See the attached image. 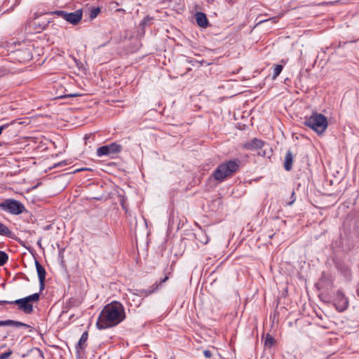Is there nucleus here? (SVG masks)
I'll return each mask as SVG.
<instances>
[{"mask_svg": "<svg viewBox=\"0 0 359 359\" xmlns=\"http://www.w3.org/2000/svg\"><path fill=\"white\" fill-rule=\"evenodd\" d=\"M240 163L238 159H233L219 164L212 173L214 179L220 182L224 181L238 170Z\"/></svg>", "mask_w": 359, "mask_h": 359, "instance_id": "nucleus-1", "label": "nucleus"}, {"mask_svg": "<svg viewBox=\"0 0 359 359\" xmlns=\"http://www.w3.org/2000/svg\"><path fill=\"white\" fill-rule=\"evenodd\" d=\"M304 124L319 135L323 134L328 126L327 117L319 113H313L311 116L305 117Z\"/></svg>", "mask_w": 359, "mask_h": 359, "instance_id": "nucleus-2", "label": "nucleus"}, {"mask_svg": "<svg viewBox=\"0 0 359 359\" xmlns=\"http://www.w3.org/2000/svg\"><path fill=\"white\" fill-rule=\"evenodd\" d=\"M39 299V294L34 293L25 298L19 299L13 302L0 301V306L7 304H15L19 309L25 313H30L33 310L32 302H37Z\"/></svg>", "mask_w": 359, "mask_h": 359, "instance_id": "nucleus-3", "label": "nucleus"}, {"mask_svg": "<svg viewBox=\"0 0 359 359\" xmlns=\"http://www.w3.org/2000/svg\"><path fill=\"white\" fill-rule=\"evenodd\" d=\"M126 316H98L96 326L99 330L108 329L119 324Z\"/></svg>", "mask_w": 359, "mask_h": 359, "instance_id": "nucleus-4", "label": "nucleus"}, {"mask_svg": "<svg viewBox=\"0 0 359 359\" xmlns=\"http://www.w3.org/2000/svg\"><path fill=\"white\" fill-rule=\"evenodd\" d=\"M0 208L12 215H20L26 211L25 205L19 201L8 198L0 203Z\"/></svg>", "mask_w": 359, "mask_h": 359, "instance_id": "nucleus-5", "label": "nucleus"}, {"mask_svg": "<svg viewBox=\"0 0 359 359\" xmlns=\"http://www.w3.org/2000/svg\"><path fill=\"white\" fill-rule=\"evenodd\" d=\"M53 14L62 17L72 25H77L81 20L83 16L81 10H76L72 13H67L65 11H55Z\"/></svg>", "mask_w": 359, "mask_h": 359, "instance_id": "nucleus-6", "label": "nucleus"}, {"mask_svg": "<svg viewBox=\"0 0 359 359\" xmlns=\"http://www.w3.org/2000/svg\"><path fill=\"white\" fill-rule=\"evenodd\" d=\"M122 147L116 142H112L109 144L102 146L97 149V156L99 157L103 156H112L119 153L121 151Z\"/></svg>", "mask_w": 359, "mask_h": 359, "instance_id": "nucleus-7", "label": "nucleus"}, {"mask_svg": "<svg viewBox=\"0 0 359 359\" xmlns=\"http://www.w3.org/2000/svg\"><path fill=\"white\" fill-rule=\"evenodd\" d=\"M309 317H311V316H302V318H297L295 320V325L297 327H302L305 323H306L307 325H309L311 323H315L322 327L328 328L329 326L327 325L320 323V321L322 320V316H314V317L312 318V321L308 319Z\"/></svg>", "mask_w": 359, "mask_h": 359, "instance_id": "nucleus-8", "label": "nucleus"}, {"mask_svg": "<svg viewBox=\"0 0 359 359\" xmlns=\"http://www.w3.org/2000/svg\"><path fill=\"white\" fill-rule=\"evenodd\" d=\"M100 314H125L123 305L116 301L107 304Z\"/></svg>", "mask_w": 359, "mask_h": 359, "instance_id": "nucleus-9", "label": "nucleus"}, {"mask_svg": "<svg viewBox=\"0 0 359 359\" xmlns=\"http://www.w3.org/2000/svg\"><path fill=\"white\" fill-rule=\"evenodd\" d=\"M264 144V142L262 140L257 138H253L252 140L245 142L243 144V147L245 149L253 151L262 148Z\"/></svg>", "mask_w": 359, "mask_h": 359, "instance_id": "nucleus-10", "label": "nucleus"}, {"mask_svg": "<svg viewBox=\"0 0 359 359\" xmlns=\"http://www.w3.org/2000/svg\"><path fill=\"white\" fill-rule=\"evenodd\" d=\"M88 339V332L86 331L82 334L79 341L75 346L77 358H80L81 352L87 347Z\"/></svg>", "mask_w": 359, "mask_h": 359, "instance_id": "nucleus-11", "label": "nucleus"}, {"mask_svg": "<svg viewBox=\"0 0 359 359\" xmlns=\"http://www.w3.org/2000/svg\"><path fill=\"white\" fill-rule=\"evenodd\" d=\"M35 266L40 283V289L43 290L44 288V281L46 276V271L44 267L36 259L35 260Z\"/></svg>", "mask_w": 359, "mask_h": 359, "instance_id": "nucleus-12", "label": "nucleus"}, {"mask_svg": "<svg viewBox=\"0 0 359 359\" xmlns=\"http://www.w3.org/2000/svg\"><path fill=\"white\" fill-rule=\"evenodd\" d=\"M0 326H11L16 328L24 327V328H30L29 331L31 332L32 330V327L27 323H24L20 321L13 320H0Z\"/></svg>", "mask_w": 359, "mask_h": 359, "instance_id": "nucleus-13", "label": "nucleus"}, {"mask_svg": "<svg viewBox=\"0 0 359 359\" xmlns=\"http://www.w3.org/2000/svg\"><path fill=\"white\" fill-rule=\"evenodd\" d=\"M195 16L196 22L199 27L203 28L208 27V21L205 13L202 12H198Z\"/></svg>", "mask_w": 359, "mask_h": 359, "instance_id": "nucleus-14", "label": "nucleus"}, {"mask_svg": "<svg viewBox=\"0 0 359 359\" xmlns=\"http://www.w3.org/2000/svg\"><path fill=\"white\" fill-rule=\"evenodd\" d=\"M293 154L290 150L286 152L284 160V168L287 171H290L292 168Z\"/></svg>", "mask_w": 359, "mask_h": 359, "instance_id": "nucleus-15", "label": "nucleus"}, {"mask_svg": "<svg viewBox=\"0 0 359 359\" xmlns=\"http://www.w3.org/2000/svg\"><path fill=\"white\" fill-rule=\"evenodd\" d=\"M0 236L13 238L12 231L4 224L0 222Z\"/></svg>", "mask_w": 359, "mask_h": 359, "instance_id": "nucleus-16", "label": "nucleus"}, {"mask_svg": "<svg viewBox=\"0 0 359 359\" xmlns=\"http://www.w3.org/2000/svg\"><path fill=\"white\" fill-rule=\"evenodd\" d=\"M335 306L339 312H343L348 306V301L343 297L339 303L335 304Z\"/></svg>", "mask_w": 359, "mask_h": 359, "instance_id": "nucleus-17", "label": "nucleus"}, {"mask_svg": "<svg viewBox=\"0 0 359 359\" xmlns=\"http://www.w3.org/2000/svg\"><path fill=\"white\" fill-rule=\"evenodd\" d=\"M17 123L16 120H13L9 123H5L4 125L0 126V135L2 134L3 131L6 130V133H11V127Z\"/></svg>", "mask_w": 359, "mask_h": 359, "instance_id": "nucleus-18", "label": "nucleus"}, {"mask_svg": "<svg viewBox=\"0 0 359 359\" xmlns=\"http://www.w3.org/2000/svg\"><path fill=\"white\" fill-rule=\"evenodd\" d=\"M276 344L275 339L269 334H267L265 337L264 346L271 348Z\"/></svg>", "mask_w": 359, "mask_h": 359, "instance_id": "nucleus-19", "label": "nucleus"}, {"mask_svg": "<svg viewBox=\"0 0 359 359\" xmlns=\"http://www.w3.org/2000/svg\"><path fill=\"white\" fill-rule=\"evenodd\" d=\"M17 53H18V55H24V57H22V59L24 60H29L32 57L30 50L27 48L25 50H18Z\"/></svg>", "mask_w": 359, "mask_h": 359, "instance_id": "nucleus-20", "label": "nucleus"}, {"mask_svg": "<svg viewBox=\"0 0 359 359\" xmlns=\"http://www.w3.org/2000/svg\"><path fill=\"white\" fill-rule=\"evenodd\" d=\"M283 69V67L281 65H274L273 70V79H276V77L278 76H279V74L282 72Z\"/></svg>", "mask_w": 359, "mask_h": 359, "instance_id": "nucleus-21", "label": "nucleus"}, {"mask_svg": "<svg viewBox=\"0 0 359 359\" xmlns=\"http://www.w3.org/2000/svg\"><path fill=\"white\" fill-rule=\"evenodd\" d=\"M8 260V255L4 251L0 250V266H4Z\"/></svg>", "mask_w": 359, "mask_h": 359, "instance_id": "nucleus-22", "label": "nucleus"}, {"mask_svg": "<svg viewBox=\"0 0 359 359\" xmlns=\"http://www.w3.org/2000/svg\"><path fill=\"white\" fill-rule=\"evenodd\" d=\"M100 12V9L99 8H93L90 11V18H95Z\"/></svg>", "mask_w": 359, "mask_h": 359, "instance_id": "nucleus-23", "label": "nucleus"}, {"mask_svg": "<svg viewBox=\"0 0 359 359\" xmlns=\"http://www.w3.org/2000/svg\"><path fill=\"white\" fill-rule=\"evenodd\" d=\"M173 0H158V5H162L164 7L169 6Z\"/></svg>", "mask_w": 359, "mask_h": 359, "instance_id": "nucleus-24", "label": "nucleus"}, {"mask_svg": "<svg viewBox=\"0 0 359 359\" xmlns=\"http://www.w3.org/2000/svg\"><path fill=\"white\" fill-rule=\"evenodd\" d=\"M295 201H296L295 192H294V191H292V194H291V196H290V201L289 202H287V204L288 205H292L294 203Z\"/></svg>", "mask_w": 359, "mask_h": 359, "instance_id": "nucleus-25", "label": "nucleus"}, {"mask_svg": "<svg viewBox=\"0 0 359 359\" xmlns=\"http://www.w3.org/2000/svg\"><path fill=\"white\" fill-rule=\"evenodd\" d=\"M271 22L272 23H274L276 22V18H271L269 19H267V20H259L257 23V25H259V24L262 23V22Z\"/></svg>", "mask_w": 359, "mask_h": 359, "instance_id": "nucleus-26", "label": "nucleus"}, {"mask_svg": "<svg viewBox=\"0 0 359 359\" xmlns=\"http://www.w3.org/2000/svg\"><path fill=\"white\" fill-rule=\"evenodd\" d=\"M12 354V351H9L0 355V359H7Z\"/></svg>", "mask_w": 359, "mask_h": 359, "instance_id": "nucleus-27", "label": "nucleus"}, {"mask_svg": "<svg viewBox=\"0 0 359 359\" xmlns=\"http://www.w3.org/2000/svg\"><path fill=\"white\" fill-rule=\"evenodd\" d=\"M203 355L206 358H210L212 355V352L210 350H205Z\"/></svg>", "mask_w": 359, "mask_h": 359, "instance_id": "nucleus-28", "label": "nucleus"}, {"mask_svg": "<svg viewBox=\"0 0 359 359\" xmlns=\"http://www.w3.org/2000/svg\"><path fill=\"white\" fill-rule=\"evenodd\" d=\"M269 320L273 323L276 320L278 321V316H270Z\"/></svg>", "mask_w": 359, "mask_h": 359, "instance_id": "nucleus-29", "label": "nucleus"}, {"mask_svg": "<svg viewBox=\"0 0 359 359\" xmlns=\"http://www.w3.org/2000/svg\"><path fill=\"white\" fill-rule=\"evenodd\" d=\"M197 239H198L200 242H201V243H204V244H206V243L208 242V238H204V239H201L200 238H197Z\"/></svg>", "mask_w": 359, "mask_h": 359, "instance_id": "nucleus-30", "label": "nucleus"}, {"mask_svg": "<svg viewBox=\"0 0 359 359\" xmlns=\"http://www.w3.org/2000/svg\"><path fill=\"white\" fill-rule=\"evenodd\" d=\"M355 229L359 236V219L355 223Z\"/></svg>", "mask_w": 359, "mask_h": 359, "instance_id": "nucleus-31", "label": "nucleus"}, {"mask_svg": "<svg viewBox=\"0 0 359 359\" xmlns=\"http://www.w3.org/2000/svg\"><path fill=\"white\" fill-rule=\"evenodd\" d=\"M79 95L78 94H69V95H65L64 97H76L78 96Z\"/></svg>", "mask_w": 359, "mask_h": 359, "instance_id": "nucleus-32", "label": "nucleus"}, {"mask_svg": "<svg viewBox=\"0 0 359 359\" xmlns=\"http://www.w3.org/2000/svg\"><path fill=\"white\" fill-rule=\"evenodd\" d=\"M41 241H42V238H39V240L37 241V245L41 248Z\"/></svg>", "mask_w": 359, "mask_h": 359, "instance_id": "nucleus-33", "label": "nucleus"}, {"mask_svg": "<svg viewBox=\"0 0 359 359\" xmlns=\"http://www.w3.org/2000/svg\"><path fill=\"white\" fill-rule=\"evenodd\" d=\"M229 4H233L236 2L237 0H226Z\"/></svg>", "mask_w": 359, "mask_h": 359, "instance_id": "nucleus-34", "label": "nucleus"}, {"mask_svg": "<svg viewBox=\"0 0 359 359\" xmlns=\"http://www.w3.org/2000/svg\"><path fill=\"white\" fill-rule=\"evenodd\" d=\"M168 278H169L168 276H165V277L163 279H161V283L165 282Z\"/></svg>", "mask_w": 359, "mask_h": 359, "instance_id": "nucleus-35", "label": "nucleus"}, {"mask_svg": "<svg viewBox=\"0 0 359 359\" xmlns=\"http://www.w3.org/2000/svg\"><path fill=\"white\" fill-rule=\"evenodd\" d=\"M197 236H198V238H200L201 239H204L203 237H201V234L200 233L197 234Z\"/></svg>", "mask_w": 359, "mask_h": 359, "instance_id": "nucleus-36", "label": "nucleus"}, {"mask_svg": "<svg viewBox=\"0 0 359 359\" xmlns=\"http://www.w3.org/2000/svg\"><path fill=\"white\" fill-rule=\"evenodd\" d=\"M357 294L359 296V286L357 288Z\"/></svg>", "mask_w": 359, "mask_h": 359, "instance_id": "nucleus-37", "label": "nucleus"}, {"mask_svg": "<svg viewBox=\"0 0 359 359\" xmlns=\"http://www.w3.org/2000/svg\"><path fill=\"white\" fill-rule=\"evenodd\" d=\"M288 324H289L290 326H291L292 323V322L289 321Z\"/></svg>", "mask_w": 359, "mask_h": 359, "instance_id": "nucleus-38", "label": "nucleus"}, {"mask_svg": "<svg viewBox=\"0 0 359 359\" xmlns=\"http://www.w3.org/2000/svg\"><path fill=\"white\" fill-rule=\"evenodd\" d=\"M154 292V290H152V291H149V293H151V292Z\"/></svg>", "mask_w": 359, "mask_h": 359, "instance_id": "nucleus-39", "label": "nucleus"}, {"mask_svg": "<svg viewBox=\"0 0 359 359\" xmlns=\"http://www.w3.org/2000/svg\"><path fill=\"white\" fill-rule=\"evenodd\" d=\"M145 292V296H147V294H148L149 293H147V292Z\"/></svg>", "mask_w": 359, "mask_h": 359, "instance_id": "nucleus-40", "label": "nucleus"}]
</instances>
